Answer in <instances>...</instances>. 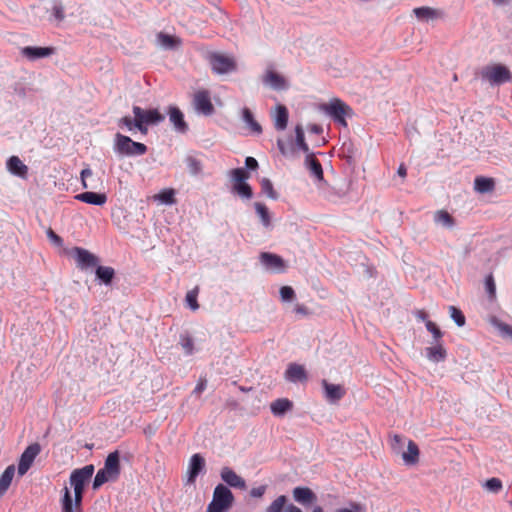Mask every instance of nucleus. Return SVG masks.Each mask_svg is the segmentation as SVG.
I'll list each match as a JSON object with an SVG mask.
<instances>
[{
    "mask_svg": "<svg viewBox=\"0 0 512 512\" xmlns=\"http://www.w3.org/2000/svg\"><path fill=\"white\" fill-rule=\"evenodd\" d=\"M113 151L118 157H136L144 155L147 152V146L118 132L114 136Z\"/></svg>",
    "mask_w": 512,
    "mask_h": 512,
    "instance_id": "nucleus-1",
    "label": "nucleus"
},
{
    "mask_svg": "<svg viewBox=\"0 0 512 512\" xmlns=\"http://www.w3.org/2000/svg\"><path fill=\"white\" fill-rule=\"evenodd\" d=\"M132 111L137 118L136 128L143 135L148 133L149 125H158L165 119V116L158 109H143L139 106H133Z\"/></svg>",
    "mask_w": 512,
    "mask_h": 512,
    "instance_id": "nucleus-2",
    "label": "nucleus"
},
{
    "mask_svg": "<svg viewBox=\"0 0 512 512\" xmlns=\"http://www.w3.org/2000/svg\"><path fill=\"white\" fill-rule=\"evenodd\" d=\"M234 496L228 487L218 484L213 492L212 501L207 506V512H226L233 504Z\"/></svg>",
    "mask_w": 512,
    "mask_h": 512,
    "instance_id": "nucleus-3",
    "label": "nucleus"
},
{
    "mask_svg": "<svg viewBox=\"0 0 512 512\" xmlns=\"http://www.w3.org/2000/svg\"><path fill=\"white\" fill-rule=\"evenodd\" d=\"M481 77L492 86L501 85L512 80L510 70L502 64L487 65L481 70Z\"/></svg>",
    "mask_w": 512,
    "mask_h": 512,
    "instance_id": "nucleus-4",
    "label": "nucleus"
},
{
    "mask_svg": "<svg viewBox=\"0 0 512 512\" xmlns=\"http://www.w3.org/2000/svg\"><path fill=\"white\" fill-rule=\"evenodd\" d=\"M94 466L86 465L82 468L75 469L71 472L69 483L74 492H84L86 484L90 481L94 474Z\"/></svg>",
    "mask_w": 512,
    "mask_h": 512,
    "instance_id": "nucleus-5",
    "label": "nucleus"
},
{
    "mask_svg": "<svg viewBox=\"0 0 512 512\" xmlns=\"http://www.w3.org/2000/svg\"><path fill=\"white\" fill-rule=\"evenodd\" d=\"M209 63L213 72L219 75L228 74L237 69L234 58L221 53H211L209 55Z\"/></svg>",
    "mask_w": 512,
    "mask_h": 512,
    "instance_id": "nucleus-6",
    "label": "nucleus"
},
{
    "mask_svg": "<svg viewBox=\"0 0 512 512\" xmlns=\"http://www.w3.org/2000/svg\"><path fill=\"white\" fill-rule=\"evenodd\" d=\"M322 110L329 115L334 122L343 126L347 125L345 116L351 112V109L343 101L334 99L329 104H323Z\"/></svg>",
    "mask_w": 512,
    "mask_h": 512,
    "instance_id": "nucleus-7",
    "label": "nucleus"
},
{
    "mask_svg": "<svg viewBox=\"0 0 512 512\" xmlns=\"http://www.w3.org/2000/svg\"><path fill=\"white\" fill-rule=\"evenodd\" d=\"M41 447L38 443H34L29 445L24 452L21 454L19 463H18V475L23 476L30 469L33 464L35 458L40 453Z\"/></svg>",
    "mask_w": 512,
    "mask_h": 512,
    "instance_id": "nucleus-8",
    "label": "nucleus"
},
{
    "mask_svg": "<svg viewBox=\"0 0 512 512\" xmlns=\"http://www.w3.org/2000/svg\"><path fill=\"white\" fill-rule=\"evenodd\" d=\"M194 109L198 114L210 116L214 113V106L207 90H201L195 93L193 99Z\"/></svg>",
    "mask_w": 512,
    "mask_h": 512,
    "instance_id": "nucleus-9",
    "label": "nucleus"
},
{
    "mask_svg": "<svg viewBox=\"0 0 512 512\" xmlns=\"http://www.w3.org/2000/svg\"><path fill=\"white\" fill-rule=\"evenodd\" d=\"M72 255L76 260L77 266L82 270L97 266L99 261L97 256L81 247L73 248Z\"/></svg>",
    "mask_w": 512,
    "mask_h": 512,
    "instance_id": "nucleus-10",
    "label": "nucleus"
},
{
    "mask_svg": "<svg viewBox=\"0 0 512 512\" xmlns=\"http://www.w3.org/2000/svg\"><path fill=\"white\" fill-rule=\"evenodd\" d=\"M64 494L61 500L62 512H83L81 505L83 500V492H74V499L70 490L65 487Z\"/></svg>",
    "mask_w": 512,
    "mask_h": 512,
    "instance_id": "nucleus-11",
    "label": "nucleus"
},
{
    "mask_svg": "<svg viewBox=\"0 0 512 512\" xmlns=\"http://www.w3.org/2000/svg\"><path fill=\"white\" fill-rule=\"evenodd\" d=\"M259 260L264 268L268 271L280 273L285 269L284 260L276 254L262 252L259 256Z\"/></svg>",
    "mask_w": 512,
    "mask_h": 512,
    "instance_id": "nucleus-12",
    "label": "nucleus"
},
{
    "mask_svg": "<svg viewBox=\"0 0 512 512\" xmlns=\"http://www.w3.org/2000/svg\"><path fill=\"white\" fill-rule=\"evenodd\" d=\"M205 469V459L199 454H193L189 460L187 470V483L194 484L196 478Z\"/></svg>",
    "mask_w": 512,
    "mask_h": 512,
    "instance_id": "nucleus-13",
    "label": "nucleus"
},
{
    "mask_svg": "<svg viewBox=\"0 0 512 512\" xmlns=\"http://www.w3.org/2000/svg\"><path fill=\"white\" fill-rule=\"evenodd\" d=\"M168 116L176 132L184 134L188 131V124L184 120V114L178 107L169 106Z\"/></svg>",
    "mask_w": 512,
    "mask_h": 512,
    "instance_id": "nucleus-14",
    "label": "nucleus"
},
{
    "mask_svg": "<svg viewBox=\"0 0 512 512\" xmlns=\"http://www.w3.org/2000/svg\"><path fill=\"white\" fill-rule=\"evenodd\" d=\"M262 82L264 85L269 86L270 88L277 91L287 89L285 78L273 70H267L265 72L262 77Z\"/></svg>",
    "mask_w": 512,
    "mask_h": 512,
    "instance_id": "nucleus-15",
    "label": "nucleus"
},
{
    "mask_svg": "<svg viewBox=\"0 0 512 512\" xmlns=\"http://www.w3.org/2000/svg\"><path fill=\"white\" fill-rule=\"evenodd\" d=\"M324 388V396L330 403L338 402L345 395V389L339 384L329 383L327 380L322 381Z\"/></svg>",
    "mask_w": 512,
    "mask_h": 512,
    "instance_id": "nucleus-16",
    "label": "nucleus"
},
{
    "mask_svg": "<svg viewBox=\"0 0 512 512\" xmlns=\"http://www.w3.org/2000/svg\"><path fill=\"white\" fill-rule=\"evenodd\" d=\"M53 53L54 49L51 47L26 46L21 49V54L30 61L49 57Z\"/></svg>",
    "mask_w": 512,
    "mask_h": 512,
    "instance_id": "nucleus-17",
    "label": "nucleus"
},
{
    "mask_svg": "<svg viewBox=\"0 0 512 512\" xmlns=\"http://www.w3.org/2000/svg\"><path fill=\"white\" fill-rule=\"evenodd\" d=\"M221 479L230 487L245 489L246 482L245 480L237 475L231 468L223 467L220 472Z\"/></svg>",
    "mask_w": 512,
    "mask_h": 512,
    "instance_id": "nucleus-18",
    "label": "nucleus"
},
{
    "mask_svg": "<svg viewBox=\"0 0 512 512\" xmlns=\"http://www.w3.org/2000/svg\"><path fill=\"white\" fill-rule=\"evenodd\" d=\"M285 378L293 383L303 382L307 380V373L302 365L291 363L285 371Z\"/></svg>",
    "mask_w": 512,
    "mask_h": 512,
    "instance_id": "nucleus-19",
    "label": "nucleus"
},
{
    "mask_svg": "<svg viewBox=\"0 0 512 512\" xmlns=\"http://www.w3.org/2000/svg\"><path fill=\"white\" fill-rule=\"evenodd\" d=\"M75 199L95 206H102L107 202V196L105 193H96L92 191L77 194Z\"/></svg>",
    "mask_w": 512,
    "mask_h": 512,
    "instance_id": "nucleus-20",
    "label": "nucleus"
},
{
    "mask_svg": "<svg viewBox=\"0 0 512 512\" xmlns=\"http://www.w3.org/2000/svg\"><path fill=\"white\" fill-rule=\"evenodd\" d=\"M293 498L302 505H309L316 501L315 493L308 487H295L293 489Z\"/></svg>",
    "mask_w": 512,
    "mask_h": 512,
    "instance_id": "nucleus-21",
    "label": "nucleus"
},
{
    "mask_svg": "<svg viewBox=\"0 0 512 512\" xmlns=\"http://www.w3.org/2000/svg\"><path fill=\"white\" fill-rule=\"evenodd\" d=\"M425 356L433 363H439L446 359L447 352L441 342L435 343L434 346L425 348Z\"/></svg>",
    "mask_w": 512,
    "mask_h": 512,
    "instance_id": "nucleus-22",
    "label": "nucleus"
},
{
    "mask_svg": "<svg viewBox=\"0 0 512 512\" xmlns=\"http://www.w3.org/2000/svg\"><path fill=\"white\" fill-rule=\"evenodd\" d=\"M106 472H109L110 475L114 478H118L120 475V455L118 451H114L110 453L104 462V467Z\"/></svg>",
    "mask_w": 512,
    "mask_h": 512,
    "instance_id": "nucleus-23",
    "label": "nucleus"
},
{
    "mask_svg": "<svg viewBox=\"0 0 512 512\" xmlns=\"http://www.w3.org/2000/svg\"><path fill=\"white\" fill-rule=\"evenodd\" d=\"M8 171L18 177H26L28 168L18 156H11L6 163Z\"/></svg>",
    "mask_w": 512,
    "mask_h": 512,
    "instance_id": "nucleus-24",
    "label": "nucleus"
},
{
    "mask_svg": "<svg viewBox=\"0 0 512 512\" xmlns=\"http://www.w3.org/2000/svg\"><path fill=\"white\" fill-rule=\"evenodd\" d=\"M413 13L420 21L434 20L442 16V12L440 10L427 6L414 8Z\"/></svg>",
    "mask_w": 512,
    "mask_h": 512,
    "instance_id": "nucleus-25",
    "label": "nucleus"
},
{
    "mask_svg": "<svg viewBox=\"0 0 512 512\" xmlns=\"http://www.w3.org/2000/svg\"><path fill=\"white\" fill-rule=\"evenodd\" d=\"M157 43L165 50H175L182 44L180 38L163 32L157 35Z\"/></svg>",
    "mask_w": 512,
    "mask_h": 512,
    "instance_id": "nucleus-26",
    "label": "nucleus"
},
{
    "mask_svg": "<svg viewBox=\"0 0 512 512\" xmlns=\"http://www.w3.org/2000/svg\"><path fill=\"white\" fill-rule=\"evenodd\" d=\"M305 166L310 170V173L319 181L322 182L323 178V169L321 163L315 158L313 153H310L306 156Z\"/></svg>",
    "mask_w": 512,
    "mask_h": 512,
    "instance_id": "nucleus-27",
    "label": "nucleus"
},
{
    "mask_svg": "<svg viewBox=\"0 0 512 512\" xmlns=\"http://www.w3.org/2000/svg\"><path fill=\"white\" fill-rule=\"evenodd\" d=\"M292 407L293 403L287 398H279L270 405L271 412L276 417L284 416Z\"/></svg>",
    "mask_w": 512,
    "mask_h": 512,
    "instance_id": "nucleus-28",
    "label": "nucleus"
},
{
    "mask_svg": "<svg viewBox=\"0 0 512 512\" xmlns=\"http://www.w3.org/2000/svg\"><path fill=\"white\" fill-rule=\"evenodd\" d=\"M241 119L252 133L257 135L262 133L261 125L255 120L254 115L249 108L244 107L241 110Z\"/></svg>",
    "mask_w": 512,
    "mask_h": 512,
    "instance_id": "nucleus-29",
    "label": "nucleus"
},
{
    "mask_svg": "<svg viewBox=\"0 0 512 512\" xmlns=\"http://www.w3.org/2000/svg\"><path fill=\"white\" fill-rule=\"evenodd\" d=\"M96 279L100 284H104L106 286L111 285L113 278L115 276V270L109 266H97L96 267Z\"/></svg>",
    "mask_w": 512,
    "mask_h": 512,
    "instance_id": "nucleus-30",
    "label": "nucleus"
},
{
    "mask_svg": "<svg viewBox=\"0 0 512 512\" xmlns=\"http://www.w3.org/2000/svg\"><path fill=\"white\" fill-rule=\"evenodd\" d=\"M289 113L288 109L284 105H278L276 107V113L274 115V126L276 130L283 131L286 129L288 124Z\"/></svg>",
    "mask_w": 512,
    "mask_h": 512,
    "instance_id": "nucleus-31",
    "label": "nucleus"
},
{
    "mask_svg": "<svg viewBox=\"0 0 512 512\" xmlns=\"http://www.w3.org/2000/svg\"><path fill=\"white\" fill-rule=\"evenodd\" d=\"M419 449L415 442L410 440L407 445V451L402 454L403 461L407 465H413L418 461Z\"/></svg>",
    "mask_w": 512,
    "mask_h": 512,
    "instance_id": "nucleus-32",
    "label": "nucleus"
},
{
    "mask_svg": "<svg viewBox=\"0 0 512 512\" xmlns=\"http://www.w3.org/2000/svg\"><path fill=\"white\" fill-rule=\"evenodd\" d=\"M254 208L260 218L263 227L270 229L272 227L271 215L266 205L260 202H255Z\"/></svg>",
    "mask_w": 512,
    "mask_h": 512,
    "instance_id": "nucleus-33",
    "label": "nucleus"
},
{
    "mask_svg": "<svg viewBox=\"0 0 512 512\" xmlns=\"http://www.w3.org/2000/svg\"><path fill=\"white\" fill-rule=\"evenodd\" d=\"M15 474L14 465H9L0 476V497L8 490Z\"/></svg>",
    "mask_w": 512,
    "mask_h": 512,
    "instance_id": "nucleus-34",
    "label": "nucleus"
},
{
    "mask_svg": "<svg viewBox=\"0 0 512 512\" xmlns=\"http://www.w3.org/2000/svg\"><path fill=\"white\" fill-rule=\"evenodd\" d=\"M434 221L436 224L452 229L455 226L454 218L445 210H439L434 214Z\"/></svg>",
    "mask_w": 512,
    "mask_h": 512,
    "instance_id": "nucleus-35",
    "label": "nucleus"
},
{
    "mask_svg": "<svg viewBox=\"0 0 512 512\" xmlns=\"http://www.w3.org/2000/svg\"><path fill=\"white\" fill-rule=\"evenodd\" d=\"M474 185L475 190L479 193H488L494 189V181L491 178L477 177Z\"/></svg>",
    "mask_w": 512,
    "mask_h": 512,
    "instance_id": "nucleus-36",
    "label": "nucleus"
},
{
    "mask_svg": "<svg viewBox=\"0 0 512 512\" xmlns=\"http://www.w3.org/2000/svg\"><path fill=\"white\" fill-rule=\"evenodd\" d=\"M116 478L112 477L109 472H106L104 468H101L96 473L93 480V489L98 490L104 483L108 481H114Z\"/></svg>",
    "mask_w": 512,
    "mask_h": 512,
    "instance_id": "nucleus-37",
    "label": "nucleus"
},
{
    "mask_svg": "<svg viewBox=\"0 0 512 512\" xmlns=\"http://www.w3.org/2000/svg\"><path fill=\"white\" fill-rule=\"evenodd\" d=\"M295 136H296V146L298 147V149H300L307 155L310 154L309 146L305 141L304 130L301 125H297L295 127Z\"/></svg>",
    "mask_w": 512,
    "mask_h": 512,
    "instance_id": "nucleus-38",
    "label": "nucleus"
},
{
    "mask_svg": "<svg viewBox=\"0 0 512 512\" xmlns=\"http://www.w3.org/2000/svg\"><path fill=\"white\" fill-rule=\"evenodd\" d=\"M233 190L243 199L249 200L253 196L252 188L246 182L234 183Z\"/></svg>",
    "mask_w": 512,
    "mask_h": 512,
    "instance_id": "nucleus-39",
    "label": "nucleus"
},
{
    "mask_svg": "<svg viewBox=\"0 0 512 512\" xmlns=\"http://www.w3.org/2000/svg\"><path fill=\"white\" fill-rule=\"evenodd\" d=\"M189 173L193 176H197L202 172V164L200 160L193 156H188L185 160Z\"/></svg>",
    "mask_w": 512,
    "mask_h": 512,
    "instance_id": "nucleus-40",
    "label": "nucleus"
},
{
    "mask_svg": "<svg viewBox=\"0 0 512 512\" xmlns=\"http://www.w3.org/2000/svg\"><path fill=\"white\" fill-rule=\"evenodd\" d=\"M155 198L163 204L172 205L175 203V191L173 189H164Z\"/></svg>",
    "mask_w": 512,
    "mask_h": 512,
    "instance_id": "nucleus-41",
    "label": "nucleus"
},
{
    "mask_svg": "<svg viewBox=\"0 0 512 512\" xmlns=\"http://www.w3.org/2000/svg\"><path fill=\"white\" fill-rule=\"evenodd\" d=\"M451 319L455 322L458 327H463L466 323L464 314L460 309L455 306L448 307Z\"/></svg>",
    "mask_w": 512,
    "mask_h": 512,
    "instance_id": "nucleus-42",
    "label": "nucleus"
},
{
    "mask_svg": "<svg viewBox=\"0 0 512 512\" xmlns=\"http://www.w3.org/2000/svg\"><path fill=\"white\" fill-rule=\"evenodd\" d=\"M260 185L262 193H264L273 200H276L278 198V194L275 192L273 184L268 178H263L260 182Z\"/></svg>",
    "mask_w": 512,
    "mask_h": 512,
    "instance_id": "nucleus-43",
    "label": "nucleus"
},
{
    "mask_svg": "<svg viewBox=\"0 0 512 512\" xmlns=\"http://www.w3.org/2000/svg\"><path fill=\"white\" fill-rule=\"evenodd\" d=\"M287 502V497L281 495L277 497L267 508L265 512H282Z\"/></svg>",
    "mask_w": 512,
    "mask_h": 512,
    "instance_id": "nucleus-44",
    "label": "nucleus"
},
{
    "mask_svg": "<svg viewBox=\"0 0 512 512\" xmlns=\"http://www.w3.org/2000/svg\"><path fill=\"white\" fill-rule=\"evenodd\" d=\"M229 176L235 183H244L249 178L248 172L243 168H235L229 172Z\"/></svg>",
    "mask_w": 512,
    "mask_h": 512,
    "instance_id": "nucleus-45",
    "label": "nucleus"
},
{
    "mask_svg": "<svg viewBox=\"0 0 512 512\" xmlns=\"http://www.w3.org/2000/svg\"><path fill=\"white\" fill-rule=\"evenodd\" d=\"M180 345L184 350L186 355H192L194 352V342L193 339L188 335L180 336Z\"/></svg>",
    "mask_w": 512,
    "mask_h": 512,
    "instance_id": "nucleus-46",
    "label": "nucleus"
},
{
    "mask_svg": "<svg viewBox=\"0 0 512 512\" xmlns=\"http://www.w3.org/2000/svg\"><path fill=\"white\" fill-rule=\"evenodd\" d=\"M137 118L134 116L132 119L130 116H124L118 120V126L120 128H126L128 131H133L136 128Z\"/></svg>",
    "mask_w": 512,
    "mask_h": 512,
    "instance_id": "nucleus-47",
    "label": "nucleus"
},
{
    "mask_svg": "<svg viewBox=\"0 0 512 512\" xmlns=\"http://www.w3.org/2000/svg\"><path fill=\"white\" fill-rule=\"evenodd\" d=\"M484 488L489 492L498 493L502 489V482L500 479L493 477L485 482Z\"/></svg>",
    "mask_w": 512,
    "mask_h": 512,
    "instance_id": "nucleus-48",
    "label": "nucleus"
},
{
    "mask_svg": "<svg viewBox=\"0 0 512 512\" xmlns=\"http://www.w3.org/2000/svg\"><path fill=\"white\" fill-rule=\"evenodd\" d=\"M197 295H198L197 288L189 291L186 294V303H187L188 307L193 311H196L199 308V304L197 302Z\"/></svg>",
    "mask_w": 512,
    "mask_h": 512,
    "instance_id": "nucleus-49",
    "label": "nucleus"
},
{
    "mask_svg": "<svg viewBox=\"0 0 512 512\" xmlns=\"http://www.w3.org/2000/svg\"><path fill=\"white\" fill-rule=\"evenodd\" d=\"M426 329L432 334L434 343L440 342V339L442 338L443 333L434 322L426 321Z\"/></svg>",
    "mask_w": 512,
    "mask_h": 512,
    "instance_id": "nucleus-50",
    "label": "nucleus"
},
{
    "mask_svg": "<svg viewBox=\"0 0 512 512\" xmlns=\"http://www.w3.org/2000/svg\"><path fill=\"white\" fill-rule=\"evenodd\" d=\"M492 324L503 334L512 336V327L506 323H503L497 319L492 320Z\"/></svg>",
    "mask_w": 512,
    "mask_h": 512,
    "instance_id": "nucleus-51",
    "label": "nucleus"
},
{
    "mask_svg": "<svg viewBox=\"0 0 512 512\" xmlns=\"http://www.w3.org/2000/svg\"><path fill=\"white\" fill-rule=\"evenodd\" d=\"M280 296L283 301H292L295 297L294 289L290 286L280 288Z\"/></svg>",
    "mask_w": 512,
    "mask_h": 512,
    "instance_id": "nucleus-52",
    "label": "nucleus"
},
{
    "mask_svg": "<svg viewBox=\"0 0 512 512\" xmlns=\"http://www.w3.org/2000/svg\"><path fill=\"white\" fill-rule=\"evenodd\" d=\"M53 16L57 21H62L65 17L64 8L60 3H55L53 6Z\"/></svg>",
    "mask_w": 512,
    "mask_h": 512,
    "instance_id": "nucleus-53",
    "label": "nucleus"
},
{
    "mask_svg": "<svg viewBox=\"0 0 512 512\" xmlns=\"http://www.w3.org/2000/svg\"><path fill=\"white\" fill-rule=\"evenodd\" d=\"M48 239L57 246H61L63 243L62 238L57 235L52 229L47 230Z\"/></svg>",
    "mask_w": 512,
    "mask_h": 512,
    "instance_id": "nucleus-54",
    "label": "nucleus"
},
{
    "mask_svg": "<svg viewBox=\"0 0 512 512\" xmlns=\"http://www.w3.org/2000/svg\"><path fill=\"white\" fill-rule=\"evenodd\" d=\"M265 492H266V486L261 485V486L252 488L250 490V495H251V497H254V498H260L265 494Z\"/></svg>",
    "mask_w": 512,
    "mask_h": 512,
    "instance_id": "nucleus-55",
    "label": "nucleus"
},
{
    "mask_svg": "<svg viewBox=\"0 0 512 512\" xmlns=\"http://www.w3.org/2000/svg\"><path fill=\"white\" fill-rule=\"evenodd\" d=\"M485 284H486V289H487L488 293L490 295H494L496 287H495L494 279L491 275L486 278Z\"/></svg>",
    "mask_w": 512,
    "mask_h": 512,
    "instance_id": "nucleus-56",
    "label": "nucleus"
},
{
    "mask_svg": "<svg viewBox=\"0 0 512 512\" xmlns=\"http://www.w3.org/2000/svg\"><path fill=\"white\" fill-rule=\"evenodd\" d=\"M93 174L90 168H85L81 171V180L84 188H89L90 186L87 184L86 179L91 177Z\"/></svg>",
    "mask_w": 512,
    "mask_h": 512,
    "instance_id": "nucleus-57",
    "label": "nucleus"
},
{
    "mask_svg": "<svg viewBox=\"0 0 512 512\" xmlns=\"http://www.w3.org/2000/svg\"><path fill=\"white\" fill-rule=\"evenodd\" d=\"M245 167L249 170H256L258 168V162L254 157H247L245 159Z\"/></svg>",
    "mask_w": 512,
    "mask_h": 512,
    "instance_id": "nucleus-58",
    "label": "nucleus"
},
{
    "mask_svg": "<svg viewBox=\"0 0 512 512\" xmlns=\"http://www.w3.org/2000/svg\"><path fill=\"white\" fill-rule=\"evenodd\" d=\"M207 386L206 379H201L193 390L194 394H201Z\"/></svg>",
    "mask_w": 512,
    "mask_h": 512,
    "instance_id": "nucleus-59",
    "label": "nucleus"
},
{
    "mask_svg": "<svg viewBox=\"0 0 512 512\" xmlns=\"http://www.w3.org/2000/svg\"><path fill=\"white\" fill-rule=\"evenodd\" d=\"M307 129L310 133L313 134H321L323 132V128L319 124H309Z\"/></svg>",
    "mask_w": 512,
    "mask_h": 512,
    "instance_id": "nucleus-60",
    "label": "nucleus"
},
{
    "mask_svg": "<svg viewBox=\"0 0 512 512\" xmlns=\"http://www.w3.org/2000/svg\"><path fill=\"white\" fill-rule=\"evenodd\" d=\"M277 146L282 155H284V156L288 155V150H287L286 144L283 140L278 139Z\"/></svg>",
    "mask_w": 512,
    "mask_h": 512,
    "instance_id": "nucleus-61",
    "label": "nucleus"
},
{
    "mask_svg": "<svg viewBox=\"0 0 512 512\" xmlns=\"http://www.w3.org/2000/svg\"><path fill=\"white\" fill-rule=\"evenodd\" d=\"M416 318L420 321H423L426 323V321H429L428 320V316H427V313L423 310H419L416 312Z\"/></svg>",
    "mask_w": 512,
    "mask_h": 512,
    "instance_id": "nucleus-62",
    "label": "nucleus"
},
{
    "mask_svg": "<svg viewBox=\"0 0 512 512\" xmlns=\"http://www.w3.org/2000/svg\"><path fill=\"white\" fill-rule=\"evenodd\" d=\"M397 174H398L399 176H401V177H405V176H406V174H407V169H406V167H405L403 164H401V165L398 167Z\"/></svg>",
    "mask_w": 512,
    "mask_h": 512,
    "instance_id": "nucleus-63",
    "label": "nucleus"
},
{
    "mask_svg": "<svg viewBox=\"0 0 512 512\" xmlns=\"http://www.w3.org/2000/svg\"><path fill=\"white\" fill-rule=\"evenodd\" d=\"M285 512H302L297 506L290 504L286 507Z\"/></svg>",
    "mask_w": 512,
    "mask_h": 512,
    "instance_id": "nucleus-64",
    "label": "nucleus"
}]
</instances>
